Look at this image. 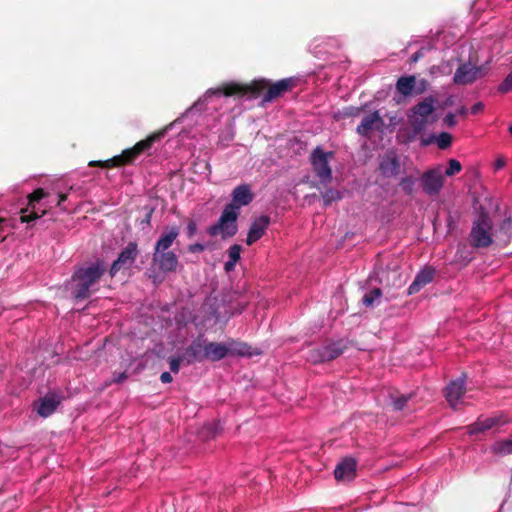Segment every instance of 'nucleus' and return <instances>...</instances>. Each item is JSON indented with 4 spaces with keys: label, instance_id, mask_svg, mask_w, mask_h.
<instances>
[{
    "label": "nucleus",
    "instance_id": "f257e3e1",
    "mask_svg": "<svg viewBox=\"0 0 512 512\" xmlns=\"http://www.w3.org/2000/svg\"><path fill=\"white\" fill-rule=\"evenodd\" d=\"M297 86V79L293 77L281 79L273 84L267 79L254 80L249 84H242L238 82L223 83L216 89H209L207 93L220 95L226 97L231 96H249L251 98L258 97L264 90L263 102H272L275 99L283 96L286 92L291 91Z\"/></svg>",
    "mask_w": 512,
    "mask_h": 512
},
{
    "label": "nucleus",
    "instance_id": "f03ea898",
    "mask_svg": "<svg viewBox=\"0 0 512 512\" xmlns=\"http://www.w3.org/2000/svg\"><path fill=\"white\" fill-rule=\"evenodd\" d=\"M107 271L104 260L98 259L95 262L79 267L72 275L75 282L73 296L76 300H84L90 297L94 286L100 281Z\"/></svg>",
    "mask_w": 512,
    "mask_h": 512
},
{
    "label": "nucleus",
    "instance_id": "7ed1b4c3",
    "mask_svg": "<svg viewBox=\"0 0 512 512\" xmlns=\"http://www.w3.org/2000/svg\"><path fill=\"white\" fill-rule=\"evenodd\" d=\"M492 220L488 213L482 212L473 221L468 236L469 244L476 249L487 248L492 245Z\"/></svg>",
    "mask_w": 512,
    "mask_h": 512
},
{
    "label": "nucleus",
    "instance_id": "20e7f679",
    "mask_svg": "<svg viewBox=\"0 0 512 512\" xmlns=\"http://www.w3.org/2000/svg\"><path fill=\"white\" fill-rule=\"evenodd\" d=\"M435 102L436 99L429 96L412 107L411 114L408 115V121L413 131V137L420 135L427 128L429 117L435 111Z\"/></svg>",
    "mask_w": 512,
    "mask_h": 512
},
{
    "label": "nucleus",
    "instance_id": "39448f33",
    "mask_svg": "<svg viewBox=\"0 0 512 512\" xmlns=\"http://www.w3.org/2000/svg\"><path fill=\"white\" fill-rule=\"evenodd\" d=\"M164 134L165 130L151 134L146 139L137 142L132 148L126 149L121 154L110 158L111 164L114 167L132 164L141 153L149 150L154 142L164 137Z\"/></svg>",
    "mask_w": 512,
    "mask_h": 512
},
{
    "label": "nucleus",
    "instance_id": "423d86ee",
    "mask_svg": "<svg viewBox=\"0 0 512 512\" xmlns=\"http://www.w3.org/2000/svg\"><path fill=\"white\" fill-rule=\"evenodd\" d=\"M238 216L239 212L235 211L232 205H226L218 221L208 228V234L212 237L221 235L222 239L233 237L238 231L236 223Z\"/></svg>",
    "mask_w": 512,
    "mask_h": 512
},
{
    "label": "nucleus",
    "instance_id": "0eeeda50",
    "mask_svg": "<svg viewBox=\"0 0 512 512\" xmlns=\"http://www.w3.org/2000/svg\"><path fill=\"white\" fill-rule=\"evenodd\" d=\"M332 157L333 152H324L319 147L315 148L311 154L313 170L323 184L329 183L332 179V170L329 166V158Z\"/></svg>",
    "mask_w": 512,
    "mask_h": 512
},
{
    "label": "nucleus",
    "instance_id": "6e6552de",
    "mask_svg": "<svg viewBox=\"0 0 512 512\" xmlns=\"http://www.w3.org/2000/svg\"><path fill=\"white\" fill-rule=\"evenodd\" d=\"M423 191L429 196H436L444 185V176L441 168H434L424 172L420 178Z\"/></svg>",
    "mask_w": 512,
    "mask_h": 512
},
{
    "label": "nucleus",
    "instance_id": "1a4fd4ad",
    "mask_svg": "<svg viewBox=\"0 0 512 512\" xmlns=\"http://www.w3.org/2000/svg\"><path fill=\"white\" fill-rule=\"evenodd\" d=\"M138 253L137 243H128V245L120 252L117 259L112 263L109 270L110 276L114 277L121 269H129L134 264Z\"/></svg>",
    "mask_w": 512,
    "mask_h": 512
},
{
    "label": "nucleus",
    "instance_id": "9d476101",
    "mask_svg": "<svg viewBox=\"0 0 512 512\" xmlns=\"http://www.w3.org/2000/svg\"><path fill=\"white\" fill-rule=\"evenodd\" d=\"M45 196L46 192L42 188H38L28 195V206L25 209H21L20 220L22 223H29L45 214V210H42L41 213H39V210L36 209L35 205Z\"/></svg>",
    "mask_w": 512,
    "mask_h": 512
},
{
    "label": "nucleus",
    "instance_id": "9b49d317",
    "mask_svg": "<svg viewBox=\"0 0 512 512\" xmlns=\"http://www.w3.org/2000/svg\"><path fill=\"white\" fill-rule=\"evenodd\" d=\"M482 75L481 67L473 66L470 63H462L454 73L453 82L457 85H467L475 82Z\"/></svg>",
    "mask_w": 512,
    "mask_h": 512
},
{
    "label": "nucleus",
    "instance_id": "f8f14e48",
    "mask_svg": "<svg viewBox=\"0 0 512 512\" xmlns=\"http://www.w3.org/2000/svg\"><path fill=\"white\" fill-rule=\"evenodd\" d=\"M152 262L164 273L175 272L179 261L177 255L170 250L153 251Z\"/></svg>",
    "mask_w": 512,
    "mask_h": 512
},
{
    "label": "nucleus",
    "instance_id": "ddd939ff",
    "mask_svg": "<svg viewBox=\"0 0 512 512\" xmlns=\"http://www.w3.org/2000/svg\"><path fill=\"white\" fill-rule=\"evenodd\" d=\"M466 374L462 373L459 378L451 381L445 388V398L452 408H455L466 392Z\"/></svg>",
    "mask_w": 512,
    "mask_h": 512
},
{
    "label": "nucleus",
    "instance_id": "4468645a",
    "mask_svg": "<svg viewBox=\"0 0 512 512\" xmlns=\"http://www.w3.org/2000/svg\"><path fill=\"white\" fill-rule=\"evenodd\" d=\"M356 470V459L345 457L336 465L334 476L338 481H351L356 477Z\"/></svg>",
    "mask_w": 512,
    "mask_h": 512
},
{
    "label": "nucleus",
    "instance_id": "2eb2a0df",
    "mask_svg": "<svg viewBox=\"0 0 512 512\" xmlns=\"http://www.w3.org/2000/svg\"><path fill=\"white\" fill-rule=\"evenodd\" d=\"M254 198L250 185L241 184L236 186L232 191V201L228 205H232L235 211L239 212L241 206L249 205Z\"/></svg>",
    "mask_w": 512,
    "mask_h": 512
},
{
    "label": "nucleus",
    "instance_id": "dca6fc26",
    "mask_svg": "<svg viewBox=\"0 0 512 512\" xmlns=\"http://www.w3.org/2000/svg\"><path fill=\"white\" fill-rule=\"evenodd\" d=\"M270 223V217L267 215H261L260 217L256 218L248 231L247 238H246V244L252 245L256 241H258L264 234L266 229L268 228V225Z\"/></svg>",
    "mask_w": 512,
    "mask_h": 512
},
{
    "label": "nucleus",
    "instance_id": "f3484780",
    "mask_svg": "<svg viewBox=\"0 0 512 512\" xmlns=\"http://www.w3.org/2000/svg\"><path fill=\"white\" fill-rule=\"evenodd\" d=\"M435 276V269L431 266H426L424 269L420 270L411 285L408 288V294L412 295L418 293L423 287L427 284L431 283Z\"/></svg>",
    "mask_w": 512,
    "mask_h": 512
},
{
    "label": "nucleus",
    "instance_id": "a211bd4d",
    "mask_svg": "<svg viewBox=\"0 0 512 512\" xmlns=\"http://www.w3.org/2000/svg\"><path fill=\"white\" fill-rule=\"evenodd\" d=\"M180 234V228L178 226H168L164 229L159 239L156 241L154 250L164 251L169 250L173 245L174 241L178 238Z\"/></svg>",
    "mask_w": 512,
    "mask_h": 512
},
{
    "label": "nucleus",
    "instance_id": "6ab92c4d",
    "mask_svg": "<svg viewBox=\"0 0 512 512\" xmlns=\"http://www.w3.org/2000/svg\"><path fill=\"white\" fill-rule=\"evenodd\" d=\"M504 423H506V420H504L502 416L478 419L476 422L468 426V431L470 434L483 433L494 427L503 425Z\"/></svg>",
    "mask_w": 512,
    "mask_h": 512
},
{
    "label": "nucleus",
    "instance_id": "aec40b11",
    "mask_svg": "<svg viewBox=\"0 0 512 512\" xmlns=\"http://www.w3.org/2000/svg\"><path fill=\"white\" fill-rule=\"evenodd\" d=\"M206 360L215 362L220 361L228 356V349L226 343L222 342H207L205 344Z\"/></svg>",
    "mask_w": 512,
    "mask_h": 512
},
{
    "label": "nucleus",
    "instance_id": "412c9836",
    "mask_svg": "<svg viewBox=\"0 0 512 512\" xmlns=\"http://www.w3.org/2000/svg\"><path fill=\"white\" fill-rule=\"evenodd\" d=\"M205 344L206 340H194L186 349H185V357L187 359L188 364L193 362H202L206 360L205 354Z\"/></svg>",
    "mask_w": 512,
    "mask_h": 512
},
{
    "label": "nucleus",
    "instance_id": "4be33fe9",
    "mask_svg": "<svg viewBox=\"0 0 512 512\" xmlns=\"http://www.w3.org/2000/svg\"><path fill=\"white\" fill-rule=\"evenodd\" d=\"M379 168L385 177L397 175L400 171V162L398 157L394 153L385 155L380 162Z\"/></svg>",
    "mask_w": 512,
    "mask_h": 512
},
{
    "label": "nucleus",
    "instance_id": "5701e85b",
    "mask_svg": "<svg viewBox=\"0 0 512 512\" xmlns=\"http://www.w3.org/2000/svg\"><path fill=\"white\" fill-rule=\"evenodd\" d=\"M375 124H383V120L378 111L366 115L357 127V132L361 136H368Z\"/></svg>",
    "mask_w": 512,
    "mask_h": 512
},
{
    "label": "nucleus",
    "instance_id": "b1692460",
    "mask_svg": "<svg viewBox=\"0 0 512 512\" xmlns=\"http://www.w3.org/2000/svg\"><path fill=\"white\" fill-rule=\"evenodd\" d=\"M348 348L347 342L344 340H338L332 343H329L322 347L324 353V359L326 362H330L339 356H341L344 351Z\"/></svg>",
    "mask_w": 512,
    "mask_h": 512
},
{
    "label": "nucleus",
    "instance_id": "393cba45",
    "mask_svg": "<svg viewBox=\"0 0 512 512\" xmlns=\"http://www.w3.org/2000/svg\"><path fill=\"white\" fill-rule=\"evenodd\" d=\"M59 404L60 400L56 396H45L37 408V413L46 418L54 413Z\"/></svg>",
    "mask_w": 512,
    "mask_h": 512
},
{
    "label": "nucleus",
    "instance_id": "a878e982",
    "mask_svg": "<svg viewBox=\"0 0 512 512\" xmlns=\"http://www.w3.org/2000/svg\"><path fill=\"white\" fill-rule=\"evenodd\" d=\"M416 86V77L414 75L402 76L396 82L397 91L403 96H410Z\"/></svg>",
    "mask_w": 512,
    "mask_h": 512
},
{
    "label": "nucleus",
    "instance_id": "bb28decb",
    "mask_svg": "<svg viewBox=\"0 0 512 512\" xmlns=\"http://www.w3.org/2000/svg\"><path fill=\"white\" fill-rule=\"evenodd\" d=\"M227 349H228V356H251V346H249L246 343L235 341V340H228L226 342Z\"/></svg>",
    "mask_w": 512,
    "mask_h": 512
},
{
    "label": "nucleus",
    "instance_id": "cd10ccee",
    "mask_svg": "<svg viewBox=\"0 0 512 512\" xmlns=\"http://www.w3.org/2000/svg\"><path fill=\"white\" fill-rule=\"evenodd\" d=\"M413 397V394H401L394 395L390 394L391 404L395 411H402L406 406L408 401Z\"/></svg>",
    "mask_w": 512,
    "mask_h": 512
},
{
    "label": "nucleus",
    "instance_id": "c85d7f7f",
    "mask_svg": "<svg viewBox=\"0 0 512 512\" xmlns=\"http://www.w3.org/2000/svg\"><path fill=\"white\" fill-rule=\"evenodd\" d=\"M492 452L500 455L512 454V439L498 441L492 446Z\"/></svg>",
    "mask_w": 512,
    "mask_h": 512
},
{
    "label": "nucleus",
    "instance_id": "c756f323",
    "mask_svg": "<svg viewBox=\"0 0 512 512\" xmlns=\"http://www.w3.org/2000/svg\"><path fill=\"white\" fill-rule=\"evenodd\" d=\"M382 296V291L380 288H374L368 293L364 294L362 298V303L367 307H372L375 302L379 301Z\"/></svg>",
    "mask_w": 512,
    "mask_h": 512
},
{
    "label": "nucleus",
    "instance_id": "7c9ffc66",
    "mask_svg": "<svg viewBox=\"0 0 512 512\" xmlns=\"http://www.w3.org/2000/svg\"><path fill=\"white\" fill-rule=\"evenodd\" d=\"M322 198L324 201V205L328 206L332 202L340 200L342 198V195L338 190L330 188L322 193Z\"/></svg>",
    "mask_w": 512,
    "mask_h": 512
},
{
    "label": "nucleus",
    "instance_id": "2f4dec72",
    "mask_svg": "<svg viewBox=\"0 0 512 512\" xmlns=\"http://www.w3.org/2000/svg\"><path fill=\"white\" fill-rule=\"evenodd\" d=\"M452 135L448 132H441L437 139H436V142H437V146L444 150V149H447L451 146L452 144Z\"/></svg>",
    "mask_w": 512,
    "mask_h": 512
},
{
    "label": "nucleus",
    "instance_id": "473e14b6",
    "mask_svg": "<svg viewBox=\"0 0 512 512\" xmlns=\"http://www.w3.org/2000/svg\"><path fill=\"white\" fill-rule=\"evenodd\" d=\"M415 179L412 176H407L401 179L400 186L407 195H412L414 192Z\"/></svg>",
    "mask_w": 512,
    "mask_h": 512
},
{
    "label": "nucleus",
    "instance_id": "72a5a7b5",
    "mask_svg": "<svg viewBox=\"0 0 512 512\" xmlns=\"http://www.w3.org/2000/svg\"><path fill=\"white\" fill-rule=\"evenodd\" d=\"M308 360L310 362H312L313 364L326 362L324 359V353H323L322 347L316 348V349H311L309 351Z\"/></svg>",
    "mask_w": 512,
    "mask_h": 512
},
{
    "label": "nucleus",
    "instance_id": "f704fd0d",
    "mask_svg": "<svg viewBox=\"0 0 512 512\" xmlns=\"http://www.w3.org/2000/svg\"><path fill=\"white\" fill-rule=\"evenodd\" d=\"M448 165L449 166L445 171V175L449 177L459 173L462 169L461 163L456 159H450Z\"/></svg>",
    "mask_w": 512,
    "mask_h": 512
},
{
    "label": "nucleus",
    "instance_id": "c9c22d12",
    "mask_svg": "<svg viewBox=\"0 0 512 512\" xmlns=\"http://www.w3.org/2000/svg\"><path fill=\"white\" fill-rule=\"evenodd\" d=\"M511 229H512V218L507 217L502 221L500 228H499L500 233H503L506 236L505 241L510 240Z\"/></svg>",
    "mask_w": 512,
    "mask_h": 512
},
{
    "label": "nucleus",
    "instance_id": "e433bc0d",
    "mask_svg": "<svg viewBox=\"0 0 512 512\" xmlns=\"http://www.w3.org/2000/svg\"><path fill=\"white\" fill-rule=\"evenodd\" d=\"M498 91L502 94L512 91V71L499 84Z\"/></svg>",
    "mask_w": 512,
    "mask_h": 512
},
{
    "label": "nucleus",
    "instance_id": "4c0bfd02",
    "mask_svg": "<svg viewBox=\"0 0 512 512\" xmlns=\"http://www.w3.org/2000/svg\"><path fill=\"white\" fill-rule=\"evenodd\" d=\"M241 246L234 244L228 249L229 260L237 263L240 260Z\"/></svg>",
    "mask_w": 512,
    "mask_h": 512
},
{
    "label": "nucleus",
    "instance_id": "58836bf2",
    "mask_svg": "<svg viewBox=\"0 0 512 512\" xmlns=\"http://www.w3.org/2000/svg\"><path fill=\"white\" fill-rule=\"evenodd\" d=\"M112 162H110V159L108 160H105V161H90L89 162V166L90 167H101V168H113L114 165L111 164Z\"/></svg>",
    "mask_w": 512,
    "mask_h": 512
},
{
    "label": "nucleus",
    "instance_id": "ea45409f",
    "mask_svg": "<svg viewBox=\"0 0 512 512\" xmlns=\"http://www.w3.org/2000/svg\"><path fill=\"white\" fill-rule=\"evenodd\" d=\"M443 123L449 127V128H452L454 126H456L457 124V120H456V114H453V113H448L444 119H443Z\"/></svg>",
    "mask_w": 512,
    "mask_h": 512
},
{
    "label": "nucleus",
    "instance_id": "a19ab883",
    "mask_svg": "<svg viewBox=\"0 0 512 512\" xmlns=\"http://www.w3.org/2000/svg\"><path fill=\"white\" fill-rule=\"evenodd\" d=\"M181 361L182 359L180 357H177V358H171L169 360V367H170V370L174 373H178L179 372V369H180V364H181Z\"/></svg>",
    "mask_w": 512,
    "mask_h": 512
},
{
    "label": "nucleus",
    "instance_id": "79ce46f5",
    "mask_svg": "<svg viewBox=\"0 0 512 512\" xmlns=\"http://www.w3.org/2000/svg\"><path fill=\"white\" fill-rule=\"evenodd\" d=\"M196 231H197V226H196L195 221L189 220V222L187 224V228H186L187 236L189 238H192L196 234Z\"/></svg>",
    "mask_w": 512,
    "mask_h": 512
},
{
    "label": "nucleus",
    "instance_id": "37998d69",
    "mask_svg": "<svg viewBox=\"0 0 512 512\" xmlns=\"http://www.w3.org/2000/svg\"><path fill=\"white\" fill-rule=\"evenodd\" d=\"M204 249H205V246L201 243H195V244L189 245V247H188V250L191 253L202 252V251H204Z\"/></svg>",
    "mask_w": 512,
    "mask_h": 512
},
{
    "label": "nucleus",
    "instance_id": "c03bdc74",
    "mask_svg": "<svg viewBox=\"0 0 512 512\" xmlns=\"http://www.w3.org/2000/svg\"><path fill=\"white\" fill-rule=\"evenodd\" d=\"M127 378L128 374L124 371L115 375L114 378L112 379V382L120 384L123 383Z\"/></svg>",
    "mask_w": 512,
    "mask_h": 512
},
{
    "label": "nucleus",
    "instance_id": "a18cd8bd",
    "mask_svg": "<svg viewBox=\"0 0 512 512\" xmlns=\"http://www.w3.org/2000/svg\"><path fill=\"white\" fill-rule=\"evenodd\" d=\"M506 165V159L504 156H498L495 160L494 167L496 170L502 169Z\"/></svg>",
    "mask_w": 512,
    "mask_h": 512
},
{
    "label": "nucleus",
    "instance_id": "49530a36",
    "mask_svg": "<svg viewBox=\"0 0 512 512\" xmlns=\"http://www.w3.org/2000/svg\"><path fill=\"white\" fill-rule=\"evenodd\" d=\"M484 104L482 102H477L471 107L472 114H478L484 110Z\"/></svg>",
    "mask_w": 512,
    "mask_h": 512
},
{
    "label": "nucleus",
    "instance_id": "de8ad7c7",
    "mask_svg": "<svg viewBox=\"0 0 512 512\" xmlns=\"http://www.w3.org/2000/svg\"><path fill=\"white\" fill-rule=\"evenodd\" d=\"M160 380L162 383H170L172 382L173 378L169 372H163L160 375Z\"/></svg>",
    "mask_w": 512,
    "mask_h": 512
},
{
    "label": "nucleus",
    "instance_id": "09e8293b",
    "mask_svg": "<svg viewBox=\"0 0 512 512\" xmlns=\"http://www.w3.org/2000/svg\"><path fill=\"white\" fill-rule=\"evenodd\" d=\"M235 266H236L235 262L228 260L224 264V269H225L226 272H230V271L234 270Z\"/></svg>",
    "mask_w": 512,
    "mask_h": 512
},
{
    "label": "nucleus",
    "instance_id": "8fccbe9b",
    "mask_svg": "<svg viewBox=\"0 0 512 512\" xmlns=\"http://www.w3.org/2000/svg\"><path fill=\"white\" fill-rule=\"evenodd\" d=\"M421 57H423V52L422 50H418L416 51L412 56H411V62H417Z\"/></svg>",
    "mask_w": 512,
    "mask_h": 512
},
{
    "label": "nucleus",
    "instance_id": "3c124183",
    "mask_svg": "<svg viewBox=\"0 0 512 512\" xmlns=\"http://www.w3.org/2000/svg\"><path fill=\"white\" fill-rule=\"evenodd\" d=\"M468 113V110L465 106H461L457 111L456 114L462 117H466Z\"/></svg>",
    "mask_w": 512,
    "mask_h": 512
},
{
    "label": "nucleus",
    "instance_id": "603ef678",
    "mask_svg": "<svg viewBox=\"0 0 512 512\" xmlns=\"http://www.w3.org/2000/svg\"><path fill=\"white\" fill-rule=\"evenodd\" d=\"M152 214H153V209H150V210L147 212V214H146L145 218L142 220V223H146V224H148V225H149V224H150V222H151Z\"/></svg>",
    "mask_w": 512,
    "mask_h": 512
},
{
    "label": "nucleus",
    "instance_id": "864d4df0",
    "mask_svg": "<svg viewBox=\"0 0 512 512\" xmlns=\"http://www.w3.org/2000/svg\"><path fill=\"white\" fill-rule=\"evenodd\" d=\"M427 84H428V83H427V81H426V80H424V79H422V80L420 81L421 89L418 91V93L423 92V91L425 90V88H426V85H427Z\"/></svg>",
    "mask_w": 512,
    "mask_h": 512
},
{
    "label": "nucleus",
    "instance_id": "5fc2aeb1",
    "mask_svg": "<svg viewBox=\"0 0 512 512\" xmlns=\"http://www.w3.org/2000/svg\"><path fill=\"white\" fill-rule=\"evenodd\" d=\"M66 199H67V195H66V194H60V195H59L58 205H60V204H61L62 202H64Z\"/></svg>",
    "mask_w": 512,
    "mask_h": 512
},
{
    "label": "nucleus",
    "instance_id": "6e6d98bb",
    "mask_svg": "<svg viewBox=\"0 0 512 512\" xmlns=\"http://www.w3.org/2000/svg\"><path fill=\"white\" fill-rule=\"evenodd\" d=\"M453 105V99L451 97L447 98L445 101V106Z\"/></svg>",
    "mask_w": 512,
    "mask_h": 512
},
{
    "label": "nucleus",
    "instance_id": "4d7b16f0",
    "mask_svg": "<svg viewBox=\"0 0 512 512\" xmlns=\"http://www.w3.org/2000/svg\"><path fill=\"white\" fill-rule=\"evenodd\" d=\"M7 222L5 218H0V231L3 230V225Z\"/></svg>",
    "mask_w": 512,
    "mask_h": 512
},
{
    "label": "nucleus",
    "instance_id": "13d9d810",
    "mask_svg": "<svg viewBox=\"0 0 512 512\" xmlns=\"http://www.w3.org/2000/svg\"><path fill=\"white\" fill-rule=\"evenodd\" d=\"M465 259H466L467 262H470L472 260V257L471 256L470 257H465Z\"/></svg>",
    "mask_w": 512,
    "mask_h": 512
},
{
    "label": "nucleus",
    "instance_id": "bf43d9fd",
    "mask_svg": "<svg viewBox=\"0 0 512 512\" xmlns=\"http://www.w3.org/2000/svg\"><path fill=\"white\" fill-rule=\"evenodd\" d=\"M509 132H510V134L512 135V125H511V126H510V128H509Z\"/></svg>",
    "mask_w": 512,
    "mask_h": 512
}]
</instances>
